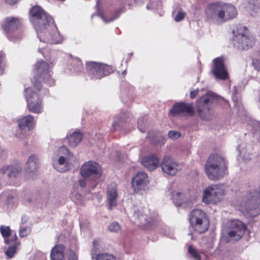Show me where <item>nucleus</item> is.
<instances>
[{"mask_svg":"<svg viewBox=\"0 0 260 260\" xmlns=\"http://www.w3.org/2000/svg\"><path fill=\"white\" fill-rule=\"evenodd\" d=\"M29 19L32 24L41 44L38 51L47 60L51 59V52L46 44H60L63 41L52 17L40 7L34 6L30 10Z\"/></svg>","mask_w":260,"mask_h":260,"instance_id":"obj_1","label":"nucleus"},{"mask_svg":"<svg viewBox=\"0 0 260 260\" xmlns=\"http://www.w3.org/2000/svg\"><path fill=\"white\" fill-rule=\"evenodd\" d=\"M234 208L244 215L255 217L260 214V186L250 188L233 202Z\"/></svg>","mask_w":260,"mask_h":260,"instance_id":"obj_2","label":"nucleus"},{"mask_svg":"<svg viewBox=\"0 0 260 260\" xmlns=\"http://www.w3.org/2000/svg\"><path fill=\"white\" fill-rule=\"evenodd\" d=\"M205 170L208 177L210 180L220 179L225 174V161L222 157L218 154L211 155L205 166Z\"/></svg>","mask_w":260,"mask_h":260,"instance_id":"obj_3","label":"nucleus"},{"mask_svg":"<svg viewBox=\"0 0 260 260\" xmlns=\"http://www.w3.org/2000/svg\"><path fill=\"white\" fill-rule=\"evenodd\" d=\"M50 65L44 61H39L36 64L34 74L36 76L35 82L32 80L34 86L38 91L41 88V80L51 86L54 84V80L52 78V72L51 70Z\"/></svg>","mask_w":260,"mask_h":260,"instance_id":"obj_4","label":"nucleus"},{"mask_svg":"<svg viewBox=\"0 0 260 260\" xmlns=\"http://www.w3.org/2000/svg\"><path fill=\"white\" fill-rule=\"evenodd\" d=\"M190 229L195 233L201 234L206 232L210 225L206 214L200 209H194L188 216Z\"/></svg>","mask_w":260,"mask_h":260,"instance_id":"obj_5","label":"nucleus"},{"mask_svg":"<svg viewBox=\"0 0 260 260\" xmlns=\"http://www.w3.org/2000/svg\"><path fill=\"white\" fill-rule=\"evenodd\" d=\"M21 21L18 17L10 16L5 18L1 22V26L8 39L16 42L23 37L22 32L15 31L21 25Z\"/></svg>","mask_w":260,"mask_h":260,"instance_id":"obj_6","label":"nucleus"},{"mask_svg":"<svg viewBox=\"0 0 260 260\" xmlns=\"http://www.w3.org/2000/svg\"><path fill=\"white\" fill-rule=\"evenodd\" d=\"M218 97L212 92L208 91L198 101L197 107L199 116L203 119L207 120L210 118V110L213 104L216 103Z\"/></svg>","mask_w":260,"mask_h":260,"instance_id":"obj_7","label":"nucleus"},{"mask_svg":"<svg viewBox=\"0 0 260 260\" xmlns=\"http://www.w3.org/2000/svg\"><path fill=\"white\" fill-rule=\"evenodd\" d=\"M255 41L254 37L248 31L245 26L240 27L238 33H234L233 38L234 46L242 50H246L252 47Z\"/></svg>","mask_w":260,"mask_h":260,"instance_id":"obj_8","label":"nucleus"},{"mask_svg":"<svg viewBox=\"0 0 260 260\" xmlns=\"http://www.w3.org/2000/svg\"><path fill=\"white\" fill-rule=\"evenodd\" d=\"M224 195V189L223 185L212 184L204 190L202 200L205 203L216 204L222 201Z\"/></svg>","mask_w":260,"mask_h":260,"instance_id":"obj_9","label":"nucleus"},{"mask_svg":"<svg viewBox=\"0 0 260 260\" xmlns=\"http://www.w3.org/2000/svg\"><path fill=\"white\" fill-rule=\"evenodd\" d=\"M25 96L29 111L35 114L43 112V99L36 92H34L31 88H27L25 90Z\"/></svg>","mask_w":260,"mask_h":260,"instance_id":"obj_10","label":"nucleus"},{"mask_svg":"<svg viewBox=\"0 0 260 260\" xmlns=\"http://www.w3.org/2000/svg\"><path fill=\"white\" fill-rule=\"evenodd\" d=\"M86 70L93 79H99L107 76L113 71L112 68L106 64L89 61L86 64Z\"/></svg>","mask_w":260,"mask_h":260,"instance_id":"obj_11","label":"nucleus"},{"mask_svg":"<svg viewBox=\"0 0 260 260\" xmlns=\"http://www.w3.org/2000/svg\"><path fill=\"white\" fill-rule=\"evenodd\" d=\"M17 124L20 132L17 133L15 137L20 141H25L28 138L30 134L24 129L27 128L28 131L32 130L36 126V121L32 115H28L18 119Z\"/></svg>","mask_w":260,"mask_h":260,"instance_id":"obj_12","label":"nucleus"},{"mask_svg":"<svg viewBox=\"0 0 260 260\" xmlns=\"http://www.w3.org/2000/svg\"><path fill=\"white\" fill-rule=\"evenodd\" d=\"M58 157L56 162H54L53 166L58 172H63L69 169V161L75 158L73 155L69 152L64 146L60 147L57 151Z\"/></svg>","mask_w":260,"mask_h":260,"instance_id":"obj_13","label":"nucleus"},{"mask_svg":"<svg viewBox=\"0 0 260 260\" xmlns=\"http://www.w3.org/2000/svg\"><path fill=\"white\" fill-rule=\"evenodd\" d=\"M102 169L98 163L93 161L85 162L80 169V174L84 178H91L95 181L102 175Z\"/></svg>","mask_w":260,"mask_h":260,"instance_id":"obj_14","label":"nucleus"},{"mask_svg":"<svg viewBox=\"0 0 260 260\" xmlns=\"http://www.w3.org/2000/svg\"><path fill=\"white\" fill-rule=\"evenodd\" d=\"M167 192L171 195L173 202L176 206L190 208L196 203L195 198L187 197L182 191L171 190V189H169Z\"/></svg>","mask_w":260,"mask_h":260,"instance_id":"obj_15","label":"nucleus"},{"mask_svg":"<svg viewBox=\"0 0 260 260\" xmlns=\"http://www.w3.org/2000/svg\"><path fill=\"white\" fill-rule=\"evenodd\" d=\"M150 182L147 174L143 172H139L133 178L132 187L135 192L142 193L149 188Z\"/></svg>","mask_w":260,"mask_h":260,"instance_id":"obj_16","label":"nucleus"},{"mask_svg":"<svg viewBox=\"0 0 260 260\" xmlns=\"http://www.w3.org/2000/svg\"><path fill=\"white\" fill-rule=\"evenodd\" d=\"M225 59L223 56H220L213 60L211 72L216 79L224 80L228 78V73L224 66Z\"/></svg>","mask_w":260,"mask_h":260,"instance_id":"obj_17","label":"nucleus"},{"mask_svg":"<svg viewBox=\"0 0 260 260\" xmlns=\"http://www.w3.org/2000/svg\"><path fill=\"white\" fill-rule=\"evenodd\" d=\"M51 260H78L77 256L75 253L68 250L64 252V246L59 244L54 246L51 250L50 254Z\"/></svg>","mask_w":260,"mask_h":260,"instance_id":"obj_18","label":"nucleus"},{"mask_svg":"<svg viewBox=\"0 0 260 260\" xmlns=\"http://www.w3.org/2000/svg\"><path fill=\"white\" fill-rule=\"evenodd\" d=\"M162 171L165 174L174 176L181 170V166L172 156L166 155L160 163Z\"/></svg>","mask_w":260,"mask_h":260,"instance_id":"obj_19","label":"nucleus"},{"mask_svg":"<svg viewBox=\"0 0 260 260\" xmlns=\"http://www.w3.org/2000/svg\"><path fill=\"white\" fill-rule=\"evenodd\" d=\"M246 230L245 224L239 220H232L230 224L228 235L233 240H238L244 235Z\"/></svg>","mask_w":260,"mask_h":260,"instance_id":"obj_20","label":"nucleus"},{"mask_svg":"<svg viewBox=\"0 0 260 260\" xmlns=\"http://www.w3.org/2000/svg\"><path fill=\"white\" fill-rule=\"evenodd\" d=\"M236 7L231 4L220 2L219 20L223 22L235 18L237 15Z\"/></svg>","mask_w":260,"mask_h":260,"instance_id":"obj_21","label":"nucleus"},{"mask_svg":"<svg viewBox=\"0 0 260 260\" xmlns=\"http://www.w3.org/2000/svg\"><path fill=\"white\" fill-rule=\"evenodd\" d=\"M220 2L211 3L205 9V15L208 21H214L219 19Z\"/></svg>","mask_w":260,"mask_h":260,"instance_id":"obj_22","label":"nucleus"},{"mask_svg":"<svg viewBox=\"0 0 260 260\" xmlns=\"http://www.w3.org/2000/svg\"><path fill=\"white\" fill-rule=\"evenodd\" d=\"M147 209H139L134 210L133 217L134 222L139 226H146L151 223V220L149 218L146 213H148Z\"/></svg>","mask_w":260,"mask_h":260,"instance_id":"obj_23","label":"nucleus"},{"mask_svg":"<svg viewBox=\"0 0 260 260\" xmlns=\"http://www.w3.org/2000/svg\"><path fill=\"white\" fill-rule=\"evenodd\" d=\"M118 194L115 183H111L108 186L107 190V200L108 208L110 210L117 204Z\"/></svg>","mask_w":260,"mask_h":260,"instance_id":"obj_24","label":"nucleus"},{"mask_svg":"<svg viewBox=\"0 0 260 260\" xmlns=\"http://www.w3.org/2000/svg\"><path fill=\"white\" fill-rule=\"evenodd\" d=\"M39 168V160L37 156L31 155L26 163L25 170L28 175L32 177Z\"/></svg>","mask_w":260,"mask_h":260,"instance_id":"obj_25","label":"nucleus"},{"mask_svg":"<svg viewBox=\"0 0 260 260\" xmlns=\"http://www.w3.org/2000/svg\"><path fill=\"white\" fill-rule=\"evenodd\" d=\"M170 112L171 114L173 115H176L184 113L191 114L193 112V109L190 104L184 103H179L174 105Z\"/></svg>","mask_w":260,"mask_h":260,"instance_id":"obj_26","label":"nucleus"},{"mask_svg":"<svg viewBox=\"0 0 260 260\" xmlns=\"http://www.w3.org/2000/svg\"><path fill=\"white\" fill-rule=\"evenodd\" d=\"M21 168L17 165L4 166L1 169L3 174L7 175L8 178L16 177L21 172Z\"/></svg>","mask_w":260,"mask_h":260,"instance_id":"obj_27","label":"nucleus"},{"mask_svg":"<svg viewBox=\"0 0 260 260\" xmlns=\"http://www.w3.org/2000/svg\"><path fill=\"white\" fill-rule=\"evenodd\" d=\"M142 165L149 171L155 170L159 165V159L155 156L151 155L144 157L141 160Z\"/></svg>","mask_w":260,"mask_h":260,"instance_id":"obj_28","label":"nucleus"},{"mask_svg":"<svg viewBox=\"0 0 260 260\" xmlns=\"http://www.w3.org/2000/svg\"><path fill=\"white\" fill-rule=\"evenodd\" d=\"M0 231L6 244H11L12 241L17 240L16 235L11 233V230L9 226H1Z\"/></svg>","mask_w":260,"mask_h":260,"instance_id":"obj_29","label":"nucleus"},{"mask_svg":"<svg viewBox=\"0 0 260 260\" xmlns=\"http://www.w3.org/2000/svg\"><path fill=\"white\" fill-rule=\"evenodd\" d=\"M82 134L79 132L75 131L67 136L69 144L70 146L75 147L81 142Z\"/></svg>","mask_w":260,"mask_h":260,"instance_id":"obj_30","label":"nucleus"},{"mask_svg":"<svg viewBox=\"0 0 260 260\" xmlns=\"http://www.w3.org/2000/svg\"><path fill=\"white\" fill-rule=\"evenodd\" d=\"M69 60L70 63L73 64L74 71L78 73L82 71L83 69V66L81 60L78 57H74L72 55H70Z\"/></svg>","mask_w":260,"mask_h":260,"instance_id":"obj_31","label":"nucleus"},{"mask_svg":"<svg viewBox=\"0 0 260 260\" xmlns=\"http://www.w3.org/2000/svg\"><path fill=\"white\" fill-rule=\"evenodd\" d=\"M126 116L127 114L124 113L115 118L112 124L113 128L115 131L119 129L122 124L125 122Z\"/></svg>","mask_w":260,"mask_h":260,"instance_id":"obj_32","label":"nucleus"},{"mask_svg":"<svg viewBox=\"0 0 260 260\" xmlns=\"http://www.w3.org/2000/svg\"><path fill=\"white\" fill-rule=\"evenodd\" d=\"M248 124L251 127V130L253 132V134L256 135L260 134V121H257L247 118Z\"/></svg>","mask_w":260,"mask_h":260,"instance_id":"obj_33","label":"nucleus"},{"mask_svg":"<svg viewBox=\"0 0 260 260\" xmlns=\"http://www.w3.org/2000/svg\"><path fill=\"white\" fill-rule=\"evenodd\" d=\"M8 244L11 245V246L5 251V254L9 258H12L16 253V247L19 245V243L17 240H15L12 241L11 244Z\"/></svg>","mask_w":260,"mask_h":260,"instance_id":"obj_34","label":"nucleus"},{"mask_svg":"<svg viewBox=\"0 0 260 260\" xmlns=\"http://www.w3.org/2000/svg\"><path fill=\"white\" fill-rule=\"evenodd\" d=\"M248 9L250 11V14L254 15L255 13L258 12L260 10V6L255 0H248Z\"/></svg>","mask_w":260,"mask_h":260,"instance_id":"obj_35","label":"nucleus"},{"mask_svg":"<svg viewBox=\"0 0 260 260\" xmlns=\"http://www.w3.org/2000/svg\"><path fill=\"white\" fill-rule=\"evenodd\" d=\"M92 260H116L115 257L112 254L107 253H102L95 256L92 254Z\"/></svg>","mask_w":260,"mask_h":260,"instance_id":"obj_36","label":"nucleus"},{"mask_svg":"<svg viewBox=\"0 0 260 260\" xmlns=\"http://www.w3.org/2000/svg\"><path fill=\"white\" fill-rule=\"evenodd\" d=\"M233 92H234V95L232 96L233 101L235 103V105L236 107H237L238 109L237 110L240 111L242 110V114L241 115L240 114V112H238V114L239 116H241V115L243 116H245V113L243 111V107H240V103H239V101L238 100V98L236 96V94L237 93V88L236 87H234L233 88Z\"/></svg>","mask_w":260,"mask_h":260,"instance_id":"obj_37","label":"nucleus"},{"mask_svg":"<svg viewBox=\"0 0 260 260\" xmlns=\"http://www.w3.org/2000/svg\"><path fill=\"white\" fill-rule=\"evenodd\" d=\"M188 252L193 260H201L200 252L192 246L189 245L188 247Z\"/></svg>","mask_w":260,"mask_h":260,"instance_id":"obj_38","label":"nucleus"},{"mask_svg":"<svg viewBox=\"0 0 260 260\" xmlns=\"http://www.w3.org/2000/svg\"><path fill=\"white\" fill-rule=\"evenodd\" d=\"M6 68V62L5 60V53L0 51V75H3Z\"/></svg>","mask_w":260,"mask_h":260,"instance_id":"obj_39","label":"nucleus"},{"mask_svg":"<svg viewBox=\"0 0 260 260\" xmlns=\"http://www.w3.org/2000/svg\"><path fill=\"white\" fill-rule=\"evenodd\" d=\"M71 198L73 201L78 205H81L83 203V197L78 192H76L75 190L72 192Z\"/></svg>","mask_w":260,"mask_h":260,"instance_id":"obj_40","label":"nucleus"},{"mask_svg":"<svg viewBox=\"0 0 260 260\" xmlns=\"http://www.w3.org/2000/svg\"><path fill=\"white\" fill-rule=\"evenodd\" d=\"M31 232L30 228L28 226H25L24 228H22L20 224L19 236L21 237H24L28 235Z\"/></svg>","mask_w":260,"mask_h":260,"instance_id":"obj_41","label":"nucleus"},{"mask_svg":"<svg viewBox=\"0 0 260 260\" xmlns=\"http://www.w3.org/2000/svg\"><path fill=\"white\" fill-rule=\"evenodd\" d=\"M120 229L121 226L117 222H112L108 226V230L111 232H118Z\"/></svg>","mask_w":260,"mask_h":260,"instance_id":"obj_42","label":"nucleus"},{"mask_svg":"<svg viewBox=\"0 0 260 260\" xmlns=\"http://www.w3.org/2000/svg\"><path fill=\"white\" fill-rule=\"evenodd\" d=\"M250 149V147L248 146L247 147L246 150L242 149V150H239V153L241 155H242V157L245 159H251V157L250 156L249 152H247V151L249 150Z\"/></svg>","mask_w":260,"mask_h":260,"instance_id":"obj_43","label":"nucleus"},{"mask_svg":"<svg viewBox=\"0 0 260 260\" xmlns=\"http://www.w3.org/2000/svg\"><path fill=\"white\" fill-rule=\"evenodd\" d=\"M169 137L172 140H176L181 137V133L176 131H170L168 133Z\"/></svg>","mask_w":260,"mask_h":260,"instance_id":"obj_44","label":"nucleus"},{"mask_svg":"<svg viewBox=\"0 0 260 260\" xmlns=\"http://www.w3.org/2000/svg\"><path fill=\"white\" fill-rule=\"evenodd\" d=\"M185 15V13L180 9L178 11L176 16L175 17L174 20L176 22H179L184 18Z\"/></svg>","mask_w":260,"mask_h":260,"instance_id":"obj_45","label":"nucleus"},{"mask_svg":"<svg viewBox=\"0 0 260 260\" xmlns=\"http://www.w3.org/2000/svg\"><path fill=\"white\" fill-rule=\"evenodd\" d=\"M252 64L255 70L260 73V56L255 58L253 60Z\"/></svg>","mask_w":260,"mask_h":260,"instance_id":"obj_46","label":"nucleus"},{"mask_svg":"<svg viewBox=\"0 0 260 260\" xmlns=\"http://www.w3.org/2000/svg\"><path fill=\"white\" fill-rule=\"evenodd\" d=\"M164 234L170 238L173 239L174 238L173 231L172 229H171L169 227L165 228L164 232Z\"/></svg>","mask_w":260,"mask_h":260,"instance_id":"obj_47","label":"nucleus"},{"mask_svg":"<svg viewBox=\"0 0 260 260\" xmlns=\"http://www.w3.org/2000/svg\"><path fill=\"white\" fill-rule=\"evenodd\" d=\"M118 13H115L114 14L113 17H111V18H110L108 20H107L103 15H102V14L99 15V17H100V18L103 20V21H104L106 23L114 21L115 19H116L118 17Z\"/></svg>","mask_w":260,"mask_h":260,"instance_id":"obj_48","label":"nucleus"},{"mask_svg":"<svg viewBox=\"0 0 260 260\" xmlns=\"http://www.w3.org/2000/svg\"><path fill=\"white\" fill-rule=\"evenodd\" d=\"M158 6V3H152L150 2L149 4L147 5L146 8L148 10H155L157 9Z\"/></svg>","mask_w":260,"mask_h":260,"instance_id":"obj_49","label":"nucleus"},{"mask_svg":"<svg viewBox=\"0 0 260 260\" xmlns=\"http://www.w3.org/2000/svg\"><path fill=\"white\" fill-rule=\"evenodd\" d=\"M87 182H88V181H87V179H86V178L83 177V178L80 179L79 180L78 183H79V185L81 187H84L86 186Z\"/></svg>","mask_w":260,"mask_h":260,"instance_id":"obj_50","label":"nucleus"},{"mask_svg":"<svg viewBox=\"0 0 260 260\" xmlns=\"http://www.w3.org/2000/svg\"><path fill=\"white\" fill-rule=\"evenodd\" d=\"M144 122V118H143L139 119V120L138 121V128L139 129L140 131H141V132H143L144 131H143L142 128H141V125Z\"/></svg>","mask_w":260,"mask_h":260,"instance_id":"obj_51","label":"nucleus"},{"mask_svg":"<svg viewBox=\"0 0 260 260\" xmlns=\"http://www.w3.org/2000/svg\"><path fill=\"white\" fill-rule=\"evenodd\" d=\"M199 90H194L193 91H190V96L191 99L194 98L198 94Z\"/></svg>","mask_w":260,"mask_h":260,"instance_id":"obj_52","label":"nucleus"},{"mask_svg":"<svg viewBox=\"0 0 260 260\" xmlns=\"http://www.w3.org/2000/svg\"><path fill=\"white\" fill-rule=\"evenodd\" d=\"M7 4L10 5H13L16 4L18 0H4Z\"/></svg>","mask_w":260,"mask_h":260,"instance_id":"obj_53","label":"nucleus"},{"mask_svg":"<svg viewBox=\"0 0 260 260\" xmlns=\"http://www.w3.org/2000/svg\"><path fill=\"white\" fill-rule=\"evenodd\" d=\"M27 218L26 216H22L21 218V224H24L27 221Z\"/></svg>","mask_w":260,"mask_h":260,"instance_id":"obj_54","label":"nucleus"},{"mask_svg":"<svg viewBox=\"0 0 260 260\" xmlns=\"http://www.w3.org/2000/svg\"><path fill=\"white\" fill-rule=\"evenodd\" d=\"M99 244L98 241L96 240H94L93 241V245L94 248H97L96 246Z\"/></svg>","mask_w":260,"mask_h":260,"instance_id":"obj_55","label":"nucleus"},{"mask_svg":"<svg viewBox=\"0 0 260 260\" xmlns=\"http://www.w3.org/2000/svg\"><path fill=\"white\" fill-rule=\"evenodd\" d=\"M191 238L193 240H195L196 238H194L193 236H191Z\"/></svg>","mask_w":260,"mask_h":260,"instance_id":"obj_56","label":"nucleus"},{"mask_svg":"<svg viewBox=\"0 0 260 260\" xmlns=\"http://www.w3.org/2000/svg\"><path fill=\"white\" fill-rule=\"evenodd\" d=\"M125 71H124L123 72V74H125Z\"/></svg>","mask_w":260,"mask_h":260,"instance_id":"obj_57","label":"nucleus"},{"mask_svg":"<svg viewBox=\"0 0 260 260\" xmlns=\"http://www.w3.org/2000/svg\"><path fill=\"white\" fill-rule=\"evenodd\" d=\"M95 185H96V183H94L93 185L94 186H95Z\"/></svg>","mask_w":260,"mask_h":260,"instance_id":"obj_58","label":"nucleus"}]
</instances>
